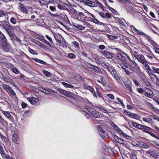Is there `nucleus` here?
Masks as SVG:
<instances>
[{
    "label": "nucleus",
    "instance_id": "f257e3e1",
    "mask_svg": "<svg viewBox=\"0 0 159 159\" xmlns=\"http://www.w3.org/2000/svg\"><path fill=\"white\" fill-rule=\"evenodd\" d=\"M123 54L126 56V58L130 61H126L123 62L125 66L128 69L131 71L138 73L140 70V68L135 61L131 60L128 55L125 52H123Z\"/></svg>",
    "mask_w": 159,
    "mask_h": 159
},
{
    "label": "nucleus",
    "instance_id": "f03ea898",
    "mask_svg": "<svg viewBox=\"0 0 159 159\" xmlns=\"http://www.w3.org/2000/svg\"><path fill=\"white\" fill-rule=\"evenodd\" d=\"M2 86L11 98L14 99L16 98V93L10 86L7 84L3 83L2 84Z\"/></svg>",
    "mask_w": 159,
    "mask_h": 159
},
{
    "label": "nucleus",
    "instance_id": "7ed1b4c3",
    "mask_svg": "<svg viewBox=\"0 0 159 159\" xmlns=\"http://www.w3.org/2000/svg\"><path fill=\"white\" fill-rule=\"evenodd\" d=\"M134 56L136 59H137L140 62L143 64L146 67H149V66L144 58V56L143 55L138 54L137 52L135 51H134Z\"/></svg>",
    "mask_w": 159,
    "mask_h": 159
},
{
    "label": "nucleus",
    "instance_id": "20e7f679",
    "mask_svg": "<svg viewBox=\"0 0 159 159\" xmlns=\"http://www.w3.org/2000/svg\"><path fill=\"white\" fill-rule=\"evenodd\" d=\"M103 127L101 125L98 126V130L100 136L104 139H106L108 137L107 133L102 128Z\"/></svg>",
    "mask_w": 159,
    "mask_h": 159
},
{
    "label": "nucleus",
    "instance_id": "39448f33",
    "mask_svg": "<svg viewBox=\"0 0 159 159\" xmlns=\"http://www.w3.org/2000/svg\"><path fill=\"white\" fill-rule=\"evenodd\" d=\"M109 72L112 75L114 78L118 82L120 80V78L116 72V70L111 66L108 70Z\"/></svg>",
    "mask_w": 159,
    "mask_h": 159
},
{
    "label": "nucleus",
    "instance_id": "423d86ee",
    "mask_svg": "<svg viewBox=\"0 0 159 159\" xmlns=\"http://www.w3.org/2000/svg\"><path fill=\"white\" fill-rule=\"evenodd\" d=\"M80 2H82L85 5L90 7H94L95 3L94 2L91 1L89 0H76Z\"/></svg>",
    "mask_w": 159,
    "mask_h": 159
},
{
    "label": "nucleus",
    "instance_id": "0eeeda50",
    "mask_svg": "<svg viewBox=\"0 0 159 159\" xmlns=\"http://www.w3.org/2000/svg\"><path fill=\"white\" fill-rule=\"evenodd\" d=\"M8 15H6L5 16V18H6L5 20L0 21V22L1 23L0 25L3 26L5 29H6V27L7 28L8 27L11 26L8 20H8Z\"/></svg>",
    "mask_w": 159,
    "mask_h": 159
},
{
    "label": "nucleus",
    "instance_id": "6e6552de",
    "mask_svg": "<svg viewBox=\"0 0 159 159\" xmlns=\"http://www.w3.org/2000/svg\"><path fill=\"white\" fill-rule=\"evenodd\" d=\"M101 54L104 57L107 58L111 59L113 57V55L114 54L111 52L107 51H101L100 52Z\"/></svg>",
    "mask_w": 159,
    "mask_h": 159
},
{
    "label": "nucleus",
    "instance_id": "1a4fd4ad",
    "mask_svg": "<svg viewBox=\"0 0 159 159\" xmlns=\"http://www.w3.org/2000/svg\"><path fill=\"white\" fill-rule=\"evenodd\" d=\"M88 111L95 117L98 118H100V116L99 114V112L93 108H89L88 109Z\"/></svg>",
    "mask_w": 159,
    "mask_h": 159
},
{
    "label": "nucleus",
    "instance_id": "9d476101",
    "mask_svg": "<svg viewBox=\"0 0 159 159\" xmlns=\"http://www.w3.org/2000/svg\"><path fill=\"white\" fill-rule=\"evenodd\" d=\"M6 31L10 37H13L14 35V29L13 27L10 26L7 28L6 27Z\"/></svg>",
    "mask_w": 159,
    "mask_h": 159
},
{
    "label": "nucleus",
    "instance_id": "9b49d317",
    "mask_svg": "<svg viewBox=\"0 0 159 159\" xmlns=\"http://www.w3.org/2000/svg\"><path fill=\"white\" fill-rule=\"evenodd\" d=\"M27 99L30 103L33 105H37L39 103L38 99L34 97L28 98H27Z\"/></svg>",
    "mask_w": 159,
    "mask_h": 159
},
{
    "label": "nucleus",
    "instance_id": "f8f14e48",
    "mask_svg": "<svg viewBox=\"0 0 159 159\" xmlns=\"http://www.w3.org/2000/svg\"><path fill=\"white\" fill-rule=\"evenodd\" d=\"M147 90H144L145 96L150 98H152L154 95L153 92L149 89L147 88Z\"/></svg>",
    "mask_w": 159,
    "mask_h": 159
},
{
    "label": "nucleus",
    "instance_id": "ddd939ff",
    "mask_svg": "<svg viewBox=\"0 0 159 159\" xmlns=\"http://www.w3.org/2000/svg\"><path fill=\"white\" fill-rule=\"evenodd\" d=\"M131 28L133 29L135 33H136V34H139L143 35H145L147 38H150L148 35H147L142 31H139L138 30L136 29L133 25H131Z\"/></svg>",
    "mask_w": 159,
    "mask_h": 159
},
{
    "label": "nucleus",
    "instance_id": "4468645a",
    "mask_svg": "<svg viewBox=\"0 0 159 159\" xmlns=\"http://www.w3.org/2000/svg\"><path fill=\"white\" fill-rule=\"evenodd\" d=\"M3 146L4 147V148L5 147L2 143L0 142V153L3 158H5L6 155L4 151Z\"/></svg>",
    "mask_w": 159,
    "mask_h": 159
},
{
    "label": "nucleus",
    "instance_id": "2eb2a0df",
    "mask_svg": "<svg viewBox=\"0 0 159 159\" xmlns=\"http://www.w3.org/2000/svg\"><path fill=\"white\" fill-rule=\"evenodd\" d=\"M115 129L124 138L129 139H130V137L125 134L118 127Z\"/></svg>",
    "mask_w": 159,
    "mask_h": 159
},
{
    "label": "nucleus",
    "instance_id": "dca6fc26",
    "mask_svg": "<svg viewBox=\"0 0 159 159\" xmlns=\"http://www.w3.org/2000/svg\"><path fill=\"white\" fill-rule=\"evenodd\" d=\"M1 45L2 46L3 49L6 52H8L10 46L9 44L7 43V41L2 43Z\"/></svg>",
    "mask_w": 159,
    "mask_h": 159
},
{
    "label": "nucleus",
    "instance_id": "f3484780",
    "mask_svg": "<svg viewBox=\"0 0 159 159\" xmlns=\"http://www.w3.org/2000/svg\"><path fill=\"white\" fill-rule=\"evenodd\" d=\"M2 113L8 119H9L11 121L13 120V117L7 111H2Z\"/></svg>",
    "mask_w": 159,
    "mask_h": 159
},
{
    "label": "nucleus",
    "instance_id": "a211bd4d",
    "mask_svg": "<svg viewBox=\"0 0 159 159\" xmlns=\"http://www.w3.org/2000/svg\"><path fill=\"white\" fill-rule=\"evenodd\" d=\"M116 56L119 60L125 62L126 60V57L123 54H122L119 53L117 52L116 53Z\"/></svg>",
    "mask_w": 159,
    "mask_h": 159
},
{
    "label": "nucleus",
    "instance_id": "6ab92c4d",
    "mask_svg": "<svg viewBox=\"0 0 159 159\" xmlns=\"http://www.w3.org/2000/svg\"><path fill=\"white\" fill-rule=\"evenodd\" d=\"M7 39L5 36L0 31V45H1L2 43L3 42H6Z\"/></svg>",
    "mask_w": 159,
    "mask_h": 159
},
{
    "label": "nucleus",
    "instance_id": "aec40b11",
    "mask_svg": "<svg viewBox=\"0 0 159 159\" xmlns=\"http://www.w3.org/2000/svg\"><path fill=\"white\" fill-rule=\"evenodd\" d=\"M124 83L126 87L129 90L130 92H132V84L130 82L128 81H125L124 82Z\"/></svg>",
    "mask_w": 159,
    "mask_h": 159
},
{
    "label": "nucleus",
    "instance_id": "412c9836",
    "mask_svg": "<svg viewBox=\"0 0 159 159\" xmlns=\"http://www.w3.org/2000/svg\"><path fill=\"white\" fill-rule=\"evenodd\" d=\"M18 7L19 9L23 12L25 13H27L28 11L27 9L21 3H20Z\"/></svg>",
    "mask_w": 159,
    "mask_h": 159
},
{
    "label": "nucleus",
    "instance_id": "4be33fe9",
    "mask_svg": "<svg viewBox=\"0 0 159 159\" xmlns=\"http://www.w3.org/2000/svg\"><path fill=\"white\" fill-rule=\"evenodd\" d=\"M148 105L151 107L154 112L159 114V109H158L155 107L153 104L150 103H148Z\"/></svg>",
    "mask_w": 159,
    "mask_h": 159
},
{
    "label": "nucleus",
    "instance_id": "5701e85b",
    "mask_svg": "<svg viewBox=\"0 0 159 159\" xmlns=\"http://www.w3.org/2000/svg\"><path fill=\"white\" fill-rule=\"evenodd\" d=\"M91 68L93 70V71L95 72L100 73L101 72V70L97 66H92Z\"/></svg>",
    "mask_w": 159,
    "mask_h": 159
},
{
    "label": "nucleus",
    "instance_id": "b1692460",
    "mask_svg": "<svg viewBox=\"0 0 159 159\" xmlns=\"http://www.w3.org/2000/svg\"><path fill=\"white\" fill-rule=\"evenodd\" d=\"M123 64H124L123 63ZM124 66H125L124 65H123V66H122L121 65V66L122 67V68L124 70L126 74L127 75H130L132 74H133L134 73H136L135 72H133L132 71H131L130 70V71H129V70H128L126 69V68H125Z\"/></svg>",
    "mask_w": 159,
    "mask_h": 159
},
{
    "label": "nucleus",
    "instance_id": "393cba45",
    "mask_svg": "<svg viewBox=\"0 0 159 159\" xmlns=\"http://www.w3.org/2000/svg\"><path fill=\"white\" fill-rule=\"evenodd\" d=\"M139 146L143 148H149V146L146 143L143 142H141L139 144Z\"/></svg>",
    "mask_w": 159,
    "mask_h": 159
},
{
    "label": "nucleus",
    "instance_id": "a878e982",
    "mask_svg": "<svg viewBox=\"0 0 159 159\" xmlns=\"http://www.w3.org/2000/svg\"><path fill=\"white\" fill-rule=\"evenodd\" d=\"M0 123L3 125H7L8 124L7 121L4 120L1 116H0Z\"/></svg>",
    "mask_w": 159,
    "mask_h": 159
},
{
    "label": "nucleus",
    "instance_id": "bb28decb",
    "mask_svg": "<svg viewBox=\"0 0 159 159\" xmlns=\"http://www.w3.org/2000/svg\"><path fill=\"white\" fill-rule=\"evenodd\" d=\"M43 73L45 76L48 77H51L52 75V74L50 72L45 70H43Z\"/></svg>",
    "mask_w": 159,
    "mask_h": 159
},
{
    "label": "nucleus",
    "instance_id": "cd10ccee",
    "mask_svg": "<svg viewBox=\"0 0 159 159\" xmlns=\"http://www.w3.org/2000/svg\"><path fill=\"white\" fill-rule=\"evenodd\" d=\"M34 60L35 61H36V62L45 65H48V64H47L46 62H45V61H43L41 60L38 59L37 58H35L34 59Z\"/></svg>",
    "mask_w": 159,
    "mask_h": 159
},
{
    "label": "nucleus",
    "instance_id": "c85d7f7f",
    "mask_svg": "<svg viewBox=\"0 0 159 159\" xmlns=\"http://www.w3.org/2000/svg\"><path fill=\"white\" fill-rule=\"evenodd\" d=\"M19 138L16 135H13L12 137V140L13 141L16 143H17V142L19 139Z\"/></svg>",
    "mask_w": 159,
    "mask_h": 159
},
{
    "label": "nucleus",
    "instance_id": "c756f323",
    "mask_svg": "<svg viewBox=\"0 0 159 159\" xmlns=\"http://www.w3.org/2000/svg\"><path fill=\"white\" fill-rule=\"evenodd\" d=\"M102 65L104 68H107L108 70L111 67V66L108 65L107 63L104 62L102 63Z\"/></svg>",
    "mask_w": 159,
    "mask_h": 159
},
{
    "label": "nucleus",
    "instance_id": "7c9ffc66",
    "mask_svg": "<svg viewBox=\"0 0 159 159\" xmlns=\"http://www.w3.org/2000/svg\"><path fill=\"white\" fill-rule=\"evenodd\" d=\"M62 84L65 87L67 88H73V86L71 84H68L66 83L65 82H62Z\"/></svg>",
    "mask_w": 159,
    "mask_h": 159
},
{
    "label": "nucleus",
    "instance_id": "2f4dec72",
    "mask_svg": "<svg viewBox=\"0 0 159 159\" xmlns=\"http://www.w3.org/2000/svg\"><path fill=\"white\" fill-rule=\"evenodd\" d=\"M40 40L42 42H43L44 43H47L49 46L50 47H53V44H51L50 43L48 42L47 41L44 39L43 37V38H42L41 39H40Z\"/></svg>",
    "mask_w": 159,
    "mask_h": 159
},
{
    "label": "nucleus",
    "instance_id": "473e14b6",
    "mask_svg": "<svg viewBox=\"0 0 159 159\" xmlns=\"http://www.w3.org/2000/svg\"><path fill=\"white\" fill-rule=\"evenodd\" d=\"M74 26L75 28L78 29L80 30H82L85 29V27L82 25H74Z\"/></svg>",
    "mask_w": 159,
    "mask_h": 159
},
{
    "label": "nucleus",
    "instance_id": "72a5a7b5",
    "mask_svg": "<svg viewBox=\"0 0 159 159\" xmlns=\"http://www.w3.org/2000/svg\"><path fill=\"white\" fill-rule=\"evenodd\" d=\"M131 124L132 126L138 129H139L140 125V124L133 121H132Z\"/></svg>",
    "mask_w": 159,
    "mask_h": 159
},
{
    "label": "nucleus",
    "instance_id": "f704fd0d",
    "mask_svg": "<svg viewBox=\"0 0 159 159\" xmlns=\"http://www.w3.org/2000/svg\"><path fill=\"white\" fill-rule=\"evenodd\" d=\"M146 131V133H148L150 135H151L152 136L155 138L156 139H159V137H157L155 134H154V133L151 132H150V131H146V130H145Z\"/></svg>",
    "mask_w": 159,
    "mask_h": 159
},
{
    "label": "nucleus",
    "instance_id": "c9c22d12",
    "mask_svg": "<svg viewBox=\"0 0 159 159\" xmlns=\"http://www.w3.org/2000/svg\"><path fill=\"white\" fill-rule=\"evenodd\" d=\"M150 155L153 157L155 158L157 155L155 151L152 150L151 151V153Z\"/></svg>",
    "mask_w": 159,
    "mask_h": 159
},
{
    "label": "nucleus",
    "instance_id": "e433bc0d",
    "mask_svg": "<svg viewBox=\"0 0 159 159\" xmlns=\"http://www.w3.org/2000/svg\"><path fill=\"white\" fill-rule=\"evenodd\" d=\"M12 71L16 74H18L19 72V70L16 67H14L12 68Z\"/></svg>",
    "mask_w": 159,
    "mask_h": 159
},
{
    "label": "nucleus",
    "instance_id": "4c0bfd02",
    "mask_svg": "<svg viewBox=\"0 0 159 159\" xmlns=\"http://www.w3.org/2000/svg\"><path fill=\"white\" fill-rule=\"evenodd\" d=\"M68 57L71 59L74 58L76 57V56L75 54L73 53H69L68 55Z\"/></svg>",
    "mask_w": 159,
    "mask_h": 159
},
{
    "label": "nucleus",
    "instance_id": "58836bf2",
    "mask_svg": "<svg viewBox=\"0 0 159 159\" xmlns=\"http://www.w3.org/2000/svg\"><path fill=\"white\" fill-rule=\"evenodd\" d=\"M11 22L13 24H16L17 22V20L13 17H12L10 19Z\"/></svg>",
    "mask_w": 159,
    "mask_h": 159
},
{
    "label": "nucleus",
    "instance_id": "ea45409f",
    "mask_svg": "<svg viewBox=\"0 0 159 159\" xmlns=\"http://www.w3.org/2000/svg\"><path fill=\"white\" fill-rule=\"evenodd\" d=\"M83 114L87 119H89L90 118V116L87 112L84 111L83 112Z\"/></svg>",
    "mask_w": 159,
    "mask_h": 159
},
{
    "label": "nucleus",
    "instance_id": "a19ab883",
    "mask_svg": "<svg viewBox=\"0 0 159 159\" xmlns=\"http://www.w3.org/2000/svg\"><path fill=\"white\" fill-rule=\"evenodd\" d=\"M89 90L93 93L94 96L95 97H97L96 93L95 91V90H94V89H93L92 87H91V88L90 89H89Z\"/></svg>",
    "mask_w": 159,
    "mask_h": 159
},
{
    "label": "nucleus",
    "instance_id": "79ce46f5",
    "mask_svg": "<svg viewBox=\"0 0 159 159\" xmlns=\"http://www.w3.org/2000/svg\"><path fill=\"white\" fill-rule=\"evenodd\" d=\"M108 37L109 39L111 40L115 39L117 38V37L116 36L110 35H108Z\"/></svg>",
    "mask_w": 159,
    "mask_h": 159
},
{
    "label": "nucleus",
    "instance_id": "37998d69",
    "mask_svg": "<svg viewBox=\"0 0 159 159\" xmlns=\"http://www.w3.org/2000/svg\"><path fill=\"white\" fill-rule=\"evenodd\" d=\"M34 43H36V44L40 46V47H42L43 46V44L42 43L37 40H36L35 41Z\"/></svg>",
    "mask_w": 159,
    "mask_h": 159
},
{
    "label": "nucleus",
    "instance_id": "c03bdc74",
    "mask_svg": "<svg viewBox=\"0 0 159 159\" xmlns=\"http://www.w3.org/2000/svg\"><path fill=\"white\" fill-rule=\"evenodd\" d=\"M111 13H106L105 14V17L104 18H106V19H109L111 17Z\"/></svg>",
    "mask_w": 159,
    "mask_h": 159
},
{
    "label": "nucleus",
    "instance_id": "a18cd8bd",
    "mask_svg": "<svg viewBox=\"0 0 159 159\" xmlns=\"http://www.w3.org/2000/svg\"><path fill=\"white\" fill-rule=\"evenodd\" d=\"M54 38L56 41H57L58 42H59L60 41L59 39L60 37L58 35H57L56 34H54Z\"/></svg>",
    "mask_w": 159,
    "mask_h": 159
},
{
    "label": "nucleus",
    "instance_id": "49530a36",
    "mask_svg": "<svg viewBox=\"0 0 159 159\" xmlns=\"http://www.w3.org/2000/svg\"><path fill=\"white\" fill-rule=\"evenodd\" d=\"M137 90L140 93H142L144 92V91L143 89L141 88H137Z\"/></svg>",
    "mask_w": 159,
    "mask_h": 159
},
{
    "label": "nucleus",
    "instance_id": "de8ad7c7",
    "mask_svg": "<svg viewBox=\"0 0 159 159\" xmlns=\"http://www.w3.org/2000/svg\"><path fill=\"white\" fill-rule=\"evenodd\" d=\"M29 52H30L33 55H35V54H38L37 53H36V51L32 49H31V48L29 50Z\"/></svg>",
    "mask_w": 159,
    "mask_h": 159
},
{
    "label": "nucleus",
    "instance_id": "09e8293b",
    "mask_svg": "<svg viewBox=\"0 0 159 159\" xmlns=\"http://www.w3.org/2000/svg\"><path fill=\"white\" fill-rule=\"evenodd\" d=\"M117 100L120 103L123 107H125L124 104L123 103V101L119 98H117Z\"/></svg>",
    "mask_w": 159,
    "mask_h": 159
},
{
    "label": "nucleus",
    "instance_id": "8fccbe9b",
    "mask_svg": "<svg viewBox=\"0 0 159 159\" xmlns=\"http://www.w3.org/2000/svg\"><path fill=\"white\" fill-rule=\"evenodd\" d=\"M38 89L39 91L42 92L44 93H45L46 92V90L42 87H39L38 88Z\"/></svg>",
    "mask_w": 159,
    "mask_h": 159
},
{
    "label": "nucleus",
    "instance_id": "3c124183",
    "mask_svg": "<svg viewBox=\"0 0 159 159\" xmlns=\"http://www.w3.org/2000/svg\"><path fill=\"white\" fill-rule=\"evenodd\" d=\"M107 96L111 99H113L114 98V96L111 94H108L107 95Z\"/></svg>",
    "mask_w": 159,
    "mask_h": 159
},
{
    "label": "nucleus",
    "instance_id": "603ef678",
    "mask_svg": "<svg viewBox=\"0 0 159 159\" xmlns=\"http://www.w3.org/2000/svg\"><path fill=\"white\" fill-rule=\"evenodd\" d=\"M45 36L46 37V38L51 42V44H52V43H53V41H52V39L48 35H46Z\"/></svg>",
    "mask_w": 159,
    "mask_h": 159
},
{
    "label": "nucleus",
    "instance_id": "864d4df0",
    "mask_svg": "<svg viewBox=\"0 0 159 159\" xmlns=\"http://www.w3.org/2000/svg\"><path fill=\"white\" fill-rule=\"evenodd\" d=\"M96 92H97V93L98 96L100 98H102V96L101 95V93L98 91V89H97V88H96Z\"/></svg>",
    "mask_w": 159,
    "mask_h": 159
},
{
    "label": "nucleus",
    "instance_id": "5fc2aeb1",
    "mask_svg": "<svg viewBox=\"0 0 159 159\" xmlns=\"http://www.w3.org/2000/svg\"><path fill=\"white\" fill-rule=\"evenodd\" d=\"M63 94L66 97H69L70 95L69 92L66 90H65V92Z\"/></svg>",
    "mask_w": 159,
    "mask_h": 159
},
{
    "label": "nucleus",
    "instance_id": "6e6d98bb",
    "mask_svg": "<svg viewBox=\"0 0 159 159\" xmlns=\"http://www.w3.org/2000/svg\"><path fill=\"white\" fill-rule=\"evenodd\" d=\"M57 7L60 9H64V7L63 6H62L61 5L59 4H58L57 5Z\"/></svg>",
    "mask_w": 159,
    "mask_h": 159
},
{
    "label": "nucleus",
    "instance_id": "4d7b16f0",
    "mask_svg": "<svg viewBox=\"0 0 159 159\" xmlns=\"http://www.w3.org/2000/svg\"><path fill=\"white\" fill-rule=\"evenodd\" d=\"M107 6V9L111 11V12H114V11H115V10L113 9V8H112L111 7L108 6L107 5H106Z\"/></svg>",
    "mask_w": 159,
    "mask_h": 159
},
{
    "label": "nucleus",
    "instance_id": "13d9d810",
    "mask_svg": "<svg viewBox=\"0 0 159 159\" xmlns=\"http://www.w3.org/2000/svg\"><path fill=\"white\" fill-rule=\"evenodd\" d=\"M21 106L23 108H25L27 106V104L24 102H22L21 103Z\"/></svg>",
    "mask_w": 159,
    "mask_h": 159
},
{
    "label": "nucleus",
    "instance_id": "bf43d9fd",
    "mask_svg": "<svg viewBox=\"0 0 159 159\" xmlns=\"http://www.w3.org/2000/svg\"><path fill=\"white\" fill-rule=\"evenodd\" d=\"M113 137L114 139L117 142V141L119 140L120 138L117 135H115Z\"/></svg>",
    "mask_w": 159,
    "mask_h": 159
},
{
    "label": "nucleus",
    "instance_id": "052dcab7",
    "mask_svg": "<svg viewBox=\"0 0 159 159\" xmlns=\"http://www.w3.org/2000/svg\"><path fill=\"white\" fill-rule=\"evenodd\" d=\"M133 81L136 85L138 86H139L140 84L138 81L136 80H133Z\"/></svg>",
    "mask_w": 159,
    "mask_h": 159
},
{
    "label": "nucleus",
    "instance_id": "680f3d73",
    "mask_svg": "<svg viewBox=\"0 0 159 159\" xmlns=\"http://www.w3.org/2000/svg\"><path fill=\"white\" fill-rule=\"evenodd\" d=\"M105 48V47L103 45H101L99 46V48L101 50H103Z\"/></svg>",
    "mask_w": 159,
    "mask_h": 159
},
{
    "label": "nucleus",
    "instance_id": "e2e57ef3",
    "mask_svg": "<svg viewBox=\"0 0 159 159\" xmlns=\"http://www.w3.org/2000/svg\"><path fill=\"white\" fill-rule=\"evenodd\" d=\"M5 16L4 13L2 11L0 10V17Z\"/></svg>",
    "mask_w": 159,
    "mask_h": 159
},
{
    "label": "nucleus",
    "instance_id": "0e129e2a",
    "mask_svg": "<svg viewBox=\"0 0 159 159\" xmlns=\"http://www.w3.org/2000/svg\"><path fill=\"white\" fill-rule=\"evenodd\" d=\"M57 90L60 92V93H62L63 94L64 93V92H65V90L62 89H61L58 88L57 89Z\"/></svg>",
    "mask_w": 159,
    "mask_h": 159
},
{
    "label": "nucleus",
    "instance_id": "69168bd1",
    "mask_svg": "<svg viewBox=\"0 0 159 159\" xmlns=\"http://www.w3.org/2000/svg\"><path fill=\"white\" fill-rule=\"evenodd\" d=\"M63 6L64 7V9L65 8L66 10H68V9L67 8V7H69V5L68 4L65 3H63Z\"/></svg>",
    "mask_w": 159,
    "mask_h": 159
},
{
    "label": "nucleus",
    "instance_id": "338daca9",
    "mask_svg": "<svg viewBox=\"0 0 159 159\" xmlns=\"http://www.w3.org/2000/svg\"><path fill=\"white\" fill-rule=\"evenodd\" d=\"M146 127V126L140 125L139 129H145V128Z\"/></svg>",
    "mask_w": 159,
    "mask_h": 159
},
{
    "label": "nucleus",
    "instance_id": "774afa93",
    "mask_svg": "<svg viewBox=\"0 0 159 159\" xmlns=\"http://www.w3.org/2000/svg\"><path fill=\"white\" fill-rule=\"evenodd\" d=\"M129 115V117L132 118H134L136 116V115L134 113H130V114Z\"/></svg>",
    "mask_w": 159,
    "mask_h": 159
}]
</instances>
